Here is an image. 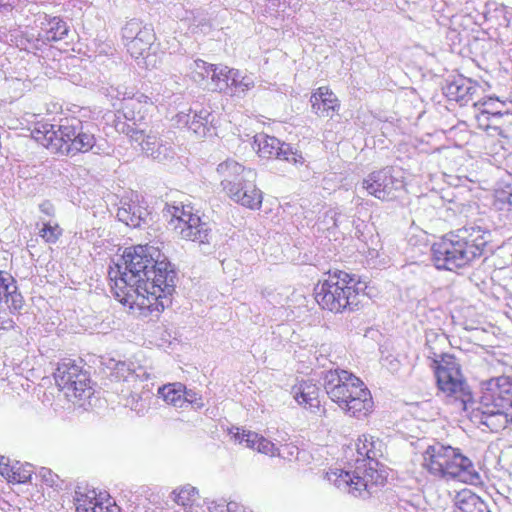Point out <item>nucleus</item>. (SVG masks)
<instances>
[{
    "mask_svg": "<svg viewBox=\"0 0 512 512\" xmlns=\"http://www.w3.org/2000/svg\"><path fill=\"white\" fill-rule=\"evenodd\" d=\"M357 459L347 469H330L326 478L338 489L354 497L366 498L382 485L384 477L378 471L382 443L370 435H362L356 443Z\"/></svg>",
    "mask_w": 512,
    "mask_h": 512,
    "instance_id": "f03ea898",
    "label": "nucleus"
},
{
    "mask_svg": "<svg viewBox=\"0 0 512 512\" xmlns=\"http://www.w3.org/2000/svg\"><path fill=\"white\" fill-rule=\"evenodd\" d=\"M493 206L496 210L512 216V188L510 185L499 186L494 192Z\"/></svg>",
    "mask_w": 512,
    "mask_h": 512,
    "instance_id": "2f4dec72",
    "label": "nucleus"
},
{
    "mask_svg": "<svg viewBox=\"0 0 512 512\" xmlns=\"http://www.w3.org/2000/svg\"><path fill=\"white\" fill-rule=\"evenodd\" d=\"M254 181L255 179L239 181L235 187L226 193L236 203L257 210L261 207L263 196Z\"/></svg>",
    "mask_w": 512,
    "mask_h": 512,
    "instance_id": "4be33fe9",
    "label": "nucleus"
},
{
    "mask_svg": "<svg viewBox=\"0 0 512 512\" xmlns=\"http://www.w3.org/2000/svg\"><path fill=\"white\" fill-rule=\"evenodd\" d=\"M33 138L54 153L66 155L67 142L64 136V120L60 124L38 123L32 131Z\"/></svg>",
    "mask_w": 512,
    "mask_h": 512,
    "instance_id": "f3484780",
    "label": "nucleus"
},
{
    "mask_svg": "<svg viewBox=\"0 0 512 512\" xmlns=\"http://www.w3.org/2000/svg\"><path fill=\"white\" fill-rule=\"evenodd\" d=\"M10 475H11L10 477H12L13 480L18 483H25L31 477L30 471L24 470L23 472H19V471H15L14 468L10 472Z\"/></svg>",
    "mask_w": 512,
    "mask_h": 512,
    "instance_id": "79ce46f5",
    "label": "nucleus"
},
{
    "mask_svg": "<svg viewBox=\"0 0 512 512\" xmlns=\"http://www.w3.org/2000/svg\"><path fill=\"white\" fill-rule=\"evenodd\" d=\"M294 399L305 409L316 412L320 409L319 389L311 381H303L292 389Z\"/></svg>",
    "mask_w": 512,
    "mask_h": 512,
    "instance_id": "bb28decb",
    "label": "nucleus"
},
{
    "mask_svg": "<svg viewBox=\"0 0 512 512\" xmlns=\"http://www.w3.org/2000/svg\"><path fill=\"white\" fill-rule=\"evenodd\" d=\"M151 398L152 395L149 390L142 391L141 393L132 391L126 398L125 406L130 407L138 415H143L149 409Z\"/></svg>",
    "mask_w": 512,
    "mask_h": 512,
    "instance_id": "473e14b6",
    "label": "nucleus"
},
{
    "mask_svg": "<svg viewBox=\"0 0 512 512\" xmlns=\"http://www.w3.org/2000/svg\"><path fill=\"white\" fill-rule=\"evenodd\" d=\"M42 476L49 485L52 486L55 483L54 475L52 474V472L50 470L43 469Z\"/></svg>",
    "mask_w": 512,
    "mask_h": 512,
    "instance_id": "49530a36",
    "label": "nucleus"
},
{
    "mask_svg": "<svg viewBox=\"0 0 512 512\" xmlns=\"http://www.w3.org/2000/svg\"><path fill=\"white\" fill-rule=\"evenodd\" d=\"M422 466L432 476L443 480L475 483L480 479L472 461L459 449L435 443L423 453Z\"/></svg>",
    "mask_w": 512,
    "mask_h": 512,
    "instance_id": "423d86ee",
    "label": "nucleus"
},
{
    "mask_svg": "<svg viewBox=\"0 0 512 512\" xmlns=\"http://www.w3.org/2000/svg\"><path fill=\"white\" fill-rule=\"evenodd\" d=\"M4 301L10 309L19 310L23 297L17 292V285L10 273L0 270V302Z\"/></svg>",
    "mask_w": 512,
    "mask_h": 512,
    "instance_id": "cd10ccee",
    "label": "nucleus"
},
{
    "mask_svg": "<svg viewBox=\"0 0 512 512\" xmlns=\"http://www.w3.org/2000/svg\"><path fill=\"white\" fill-rule=\"evenodd\" d=\"M174 121L180 128H188L198 137H205L210 131V124L212 123L211 112L202 108L199 111L189 109L188 113L179 112Z\"/></svg>",
    "mask_w": 512,
    "mask_h": 512,
    "instance_id": "6ab92c4d",
    "label": "nucleus"
},
{
    "mask_svg": "<svg viewBox=\"0 0 512 512\" xmlns=\"http://www.w3.org/2000/svg\"><path fill=\"white\" fill-rule=\"evenodd\" d=\"M512 376L492 378L483 384L482 394L476 407L469 406L470 420L491 432L507 427L506 410L512 408Z\"/></svg>",
    "mask_w": 512,
    "mask_h": 512,
    "instance_id": "20e7f679",
    "label": "nucleus"
},
{
    "mask_svg": "<svg viewBox=\"0 0 512 512\" xmlns=\"http://www.w3.org/2000/svg\"><path fill=\"white\" fill-rule=\"evenodd\" d=\"M211 512H247L241 508L236 502H229L227 504H215L210 508Z\"/></svg>",
    "mask_w": 512,
    "mask_h": 512,
    "instance_id": "a19ab883",
    "label": "nucleus"
},
{
    "mask_svg": "<svg viewBox=\"0 0 512 512\" xmlns=\"http://www.w3.org/2000/svg\"><path fill=\"white\" fill-rule=\"evenodd\" d=\"M122 38L127 51L132 57L135 59L141 58L146 68L150 65L154 66L151 63V58H154V55L148 53L155 40V33L150 25L132 19L122 28Z\"/></svg>",
    "mask_w": 512,
    "mask_h": 512,
    "instance_id": "9b49d317",
    "label": "nucleus"
},
{
    "mask_svg": "<svg viewBox=\"0 0 512 512\" xmlns=\"http://www.w3.org/2000/svg\"><path fill=\"white\" fill-rule=\"evenodd\" d=\"M254 149L262 158H275L283 160L294 165H302L304 157L291 144L281 142L274 136L266 134H257L254 136Z\"/></svg>",
    "mask_w": 512,
    "mask_h": 512,
    "instance_id": "2eb2a0df",
    "label": "nucleus"
},
{
    "mask_svg": "<svg viewBox=\"0 0 512 512\" xmlns=\"http://www.w3.org/2000/svg\"><path fill=\"white\" fill-rule=\"evenodd\" d=\"M39 210L41 213L48 217H53L55 215V208L53 204L48 200L43 201L41 204H39Z\"/></svg>",
    "mask_w": 512,
    "mask_h": 512,
    "instance_id": "37998d69",
    "label": "nucleus"
},
{
    "mask_svg": "<svg viewBox=\"0 0 512 512\" xmlns=\"http://www.w3.org/2000/svg\"><path fill=\"white\" fill-rule=\"evenodd\" d=\"M43 27L41 32L38 34V41L43 44L59 41L64 39L69 32V27L65 21L59 17H52L47 19L46 23H42Z\"/></svg>",
    "mask_w": 512,
    "mask_h": 512,
    "instance_id": "c85d7f7f",
    "label": "nucleus"
},
{
    "mask_svg": "<svg viewBox=\"0 0 512 512\" xmlns=\"http://www.w3.org/2000/svg\"><path fill=\"white\" fill-rule=\"evenodd\" d=\"M354 276L343 271L330 274L315 288V299L323 308L333 313L355 310L361 302L363 287Z\"/></svg>",
    "mask_w": 512,
    "mask_h": 512,
    "instance_id": "0eeeda50",
    "label": "nucleus"
},
{
    "mask_svg": "<svg viewBox=\"0 0 512 512\" xmlns=\"http://www.w3.org/2000/svg\"><path fill=\"white\" fill-rule=\"evenodd\" d=\"M167 212L172 217L170 225L174 224V229L182 239L197 242L200 245L210 244L213 237L211 225L194 214L191 206H168Z\"/></svg>",
    "mask_w": 512,
    "mask_h": 512,
    "instance_id": "1a4fd4ad",
    "label": "nucleus"
},
{
    "mask_svg": "<svg viewBox=\"0 0 512 512\" xmlns=\"http://www.w3.org/2000/svg\"><path fill=\"white\" fill-rule=\"evenodd\" d=\"M214 66L215 65H213V64H208L207 62L198 59V60L194 61L193 72H194L195 76H198L199 78H201L203 80V79L211 76L212 69Z\"/></svg>",
    "mask_w": 512,
    "mask_h": 512,
    "instance_id": "ea45409f",
    "label": "nucleus"
},
{
    "mask_svg": "<svg viewBox=\"0 0 512 512\" xmlns=\"http://www.w3.org/2000/svg\"><path fill=\"white\" fill-rule=\"evenodd\" d=\"M312 110L319 117L332 118L339 110L336 95L326 86L319 87L310 98Z\"/></svg>",
    "mask_w": 512,
    "mask_h": 512,
    "instance_id": "b1692460",
    "label": "nucleus"
},
{
    "mask_svg": "<svg viewBox=\"0 0 512 512\" xmlns=\"http://www.w3.org/2000/svg\"><path fill=\"white\" fill-rule=\"evenodd\" d=\"M231 72L232 69H229L227 66L220 68L214 66L210 76L213 84L212 89L216 91H223L228 88L230 84Z\"/></svg>",
    "mask_w": 512,
    "mask_h": 512,
    "instance_id": "c9c22d12",
    "label": "nucleus"
},
{
    "mask_svg": "<svg viewBox=\"0 0 512 512\" xmlns=\"http://www.w3.org/2000/svg\"><path fill=\"white\" fill-rule=\"evenodd\" d=\"M116 373L121 375L125 382H136L138 379L148 378L146 370L140 366L135 367L133 363L118 362Z\"/></svg>",
    "mask_w": 512,
    "mask_h": 512,
    "instance_id": "72a5a7b5",
    "label": "nucleus"
},
{
    "mask_svg": "<svg viewBox=\"0 0 512 512\" xmlns=\"http://www.w3.org/2000/svg\"><path fill=\"white\" fill-rule=\"evenodd\" d=\"M138 125L139 123H137V125H134L133 123L128 124L124 122H118L116 124V129L117 131H120L128 135L131 141L136 142L140 145V142L142 141V139H144L146 135L144 134V131L142 129L138 128Z\"/></svg>",
    "mask_w": 512,
    "mask_h": 512,
    "instance_id": "58836bf2",
    "label": "nucleus"
},
{
    "mask_svg": "<svg viewBox=\"0 0 512 512\" xmlns=\"http://www.w3.org/2000/svg\"><path fill=\"white\" fill-rule=\"evenodd\" d=\"M254 86L255 79L252 75H242L240 71L232 69L229 87H233L236 92L244 93Z\"/></svg>",
    "mask_w": 512,
    "mask_h": 512,
    "instance_id": "f704fd0d",
    "label": "nucleus"
},
{
    "mask_svg": "<svg viewBox=\"0 0 512 512\" xmlns=\"http://www.w3.org/2000/svg\"><path fill=\"white\" fill-rule=\"evenodd\" d=\"M117 98L123 101L121 109L124 118L134 125L144 120L145 106L151 104L150 98L143 93L134 92L126 87L117 88Z\"/></svg>",
    "mask_w": 512,
    "mask_h": 512,
    "instance_id": "dca6fc26",
    "label": "nucleus"
},
{
    "mask_svg": "<svg viewBox=\"0 0 512 512\" xmlns=\"http://www.w3.org/2000/svg\"><path fill=\"white\" fill-rule=\"evenodd\" d=\"M158 393L166 403L175 407H182L185 402H191L188 398L189 392L185 391L180 383L164 385L158 389Z\"/></svg>",
    "mask_w": 512,
    "mask_h": 512,
    "instance_id": "c756f323",
    "label": "nucleus"
},
{
    "mask_svg": "<svg viewBox=\"0 0 512 512\" xmlns=\"http://www.w3.org/2000/svg\"><path fill=\"white\" fill-rule=\"evenodd\" d=\"M233 438L239 444H245L246 447L256 450L259 453L291 461L297 458L299 449L293 443H285L277 446L256 432L240 430L236 428Z\"/></svg>",
    "mask_w": 512,
    "mask_h": 512,
    "instance_id": "ddd939ff",
    "label": "nucleus"
},
{
    "mask_svg": "<svg viewBox=\"0 0 512 512\" xmlns=\"http://www.w3.org/2000/svg\"><path fill=\"white\" fill-rule=\"evenodd\" d=\"M341 216V212L337 209H329L325 213V219H329L332 222L333 227H338L339 217Z\"/></svg>",
    "mask_w": 512,
    "mask_h": 512,
    "instance_id": "c03bdc74",
    "label": "nucleus"
},
{
    "mask_svg": "<svg viewBox=\"0 0 512 512\" xmlns=\"http://www.w3.org/2000/svg\"><path fill=\"white\" fill-rule=\"evenodd\" d=\"M158 248L137 245L126 248L120 262L108 272L115 298L143 315L158 316L171 304L177 273L166 259L160 260Z\"/></svg>",
    "mask_w": 512,
    "mask_h": 512,
    "instance_id": "f257e3e1",
    "label": "nucleus"
},
{
    "mask_svg": "<svg viewBox=\"0 0 512 512\" xmlns=\"http://www.w3.org/2000/svg\"><path fill=\"white\" fill-rule=\"evenodd\" d=\"M9 459L4 457V456H1L0 457V473L2 475H6L8 477H10V472L12 471L13 467H10L9 466Z\"/></svg>",
    "mask_w": 512,
    "mask_h": 512,
    "instance_id": "a18cd8bd",
    "label": "nucleus"
},
{
    "mask_svg": "<svg viewBox=\"0 0 512 512\" xmlns=\"http://www.w3.org/2000/svg\"><path fill=\"white\" fill-rule=\"evenodd\" d=\"M472 512H491L488 505L481 500L480 503L477 505V508H475Z\"/></svg>",
    "mask_w": 512,
    "mask_h": 512,
    "instance_id": "de8ad7c7",
    "label": "nucleus"
},
{
    "mask_svg": "<svg viewBox=\"0 0 512 512\" xmlns=\"http://www.w3.org/2000/svg\"><path fill=\"white\" fill-rule=\"evenodd\" d=\"M479 86L471 79L458 76L448 81L443 88L445 95L461 105H466L473 99V95L477 92Z\"/></svg>",
    "mask_w": 512,
    "mask_h": 512,
    "instance_id": "393cba45",
    "label": "nucleus"
},
{
    "mask_svg": "<svg viewBox=\"0 0 512 512\" xmlns=\"http://www.w3.org/2000/svg\"><path fill=\"white\" fill-rule=\"evenodd\" d=\"M482 499L469 489L459 491L454 499V512H472Z\"/></svg>",
    "mask_w": 512,
    "mask_h": 512,
    "instance_id": "7c9ffc66",
    "label": "nucleus"
},
{
    "mask_svg": "<svg viewBox=\"0 0 512 512\" xmlns=\"http://www.w3.org/2000/svg\"><path fill=\"white\" fill-rule=\"evenodd\" d=\"M322 379L328 397L346 414L361 418L372 411L371 393L360 378L335 369L324 372Z\"/></svg>",
    "mask_w": 512,
    "mask_h": 512,
    "instance_id": "39448f33",
    "label": "nucleus"
},
{
    "mask_svg": "<svg viewBox=\"0 0 512 512\" xmlns=\"http://www.w3.org/2000/svg\"><path fill=\"white\" fill-rule=\"evenodd\" d=\"M217 174L221 178L223 190L228 192L235 187L239 181L256 178V172L252 169H245L240 163L233 159H227L217 166Z\"/></svg>",
    "mask_w": 512,
    "mask_h": 512,
    "instance_id": "aec40b11",
    "label": "nucleus"
},
{
    "mask_svg": "<svg viewBox=\"0 0 512 512\" xmlns=\"http://www.w3.org/2000/svg\"><path fill=\"white\" fill-rule=\"evenodd\" d=\"M474 107L479 109V114L476 115L479 127L488 129L490 127V120H496L501 118L503 115L509 113L508 109L505 108V102L495 97L483 98L475 102Z\"/></svg>",
    "mask_w": 512,
    "mask_h": 512,
    "instance_id": "5701e85b",
    "label": "nucleus"
},
{
    "mask_svg": "<svg viewBox=\"0 0 512 512\" xmlns=\"http://www.w3.org/2000/svg\"><path fill=\"white\" fill-rule=\"evenodd\" d=\"M148 215L149 212L138 194L131 193L130 196L121 198L117 211L119 221L127 226L138 228L146 223Z\"/></svg>",
    "mask_w": 512,
    "mask_h": 512,
    "instance_id": "a211bd4d",
    "label": "nucleus"
},
{
    "mask_svg": "<svg viewBox=\"0 0 512 512\" xmlns=\"http://www.w3.org/2000/svg\"><path fill=\"white\" fill-rule=\"evenodd\" d=\"M74 504L77 512H120V508L115 503L109 498L104 502L101 494L98 497L95 490L88 492L76 490Z\"/></svg>",
    "mask_w": 512,
    "mask_h": 512,
    "instance_id": "412c9836",
    "label": "nucleus"
},
{
    "mask_svg": "<svg viewBox=\"0 0 512 512\" xmlns=\"http://www.w3.org/2000/svg\"><path fill=\"white\" fill-rule=\"evenodd\" d=\"M43 227L39 230V236L47 243H56L62 235V229L57 223L52 224L50 221H43Z\"/></svg>",
    "mask_w": 512,
    "mask_h": 512,
    "instance_id": "4c0bfd02",
    "label": "nucleus"
},
{
    "mask_svg": "<svg viewBox=\"0 0 512 512\" xmlns=\"http://www.w3.org/2000/svg\"><path fill=\"white\" fill-rule=\"evenodd\" d=\"M197 490L191 485H185L180 489H176L172 492L173 500L181 506L191 505L196 498Z\"/></svg>",
    "mask_w": 512,
    "mask_h": 512,
    "instance_id": "e433bc0d",
    "label": "nucleus"
},
{
    "mask_svg": "<svg viewBox=\"0 0 512 512\" xmlns=\"http://www.w3.org/2000/svg\"><path fill=\"white\" fill-rule=\"evenodd\" d=\"M54 378L57 386L68 400H81L90 397L92 387L87 374L71 361L58 365Z\"/></svg>",
    "mask_w": 512,
    "mask_h": 512,
    "instance_id": "f8f14e48",
    "label": "nucleus"
},
{
    "mask_svg": "<svg viewBox=\"0 0 512 512\" xmlns=\"http://www.w3.org/2000/svg\"><path fill=\"white\" fill-rule=\"evenodd\" d=\"M64 136L66 137V155L74 156L87 153L96 146L94 127L77 118L64 119Z\"/></svg>",
    "mask_w": 512,
    "mask_h": 512,
    "instance_id": "4468645a",
    "label": "nucleus"
},
{
    "mask_svg": "<svg viewBox=\"0 0 512 512\" xmlns=\"http://www.w3.org/2000/svg\"><path fill=\"white\" fill-rule=\"evenodd\" d=\"M362 187L381 201H392L404 189L403 175L400 169L388 166L370 173L363 180Z\"/></svg>",
    "mask_w": 512,
    "mask_h": 512,
    "instance_id": "9d476101",
    "label": "nucleus"
},
{
    "mask_svg": "<svg viewBox=\"0 0 512 512\" xmlns=\"http://www.w3.org/2000/svg\"><path fill=\"white\" fill-rule=\"evenodd\" d=\"M487 244L479 227L458 229L432 245V260L437 269L456 270L479 257Z\"/></svg>",
    "mask_w": 512,
    "mask_h": 512,
    "instance_id": "7ed1b4c3",
    "label": "nucleus"
},
{
    "mask_svg": "<svg viewBox=\"0 0 512 512\" xmlns=\"http://www.w3.org/2000/svg\"><path fill=\"white\" fill-rule=\"evenodd\" d=\"M142 151L158 162L169 161L175 152L170 143L163 141L154 134H147L140 142Z\"/></svg>",
    "mask_w": 512,
    "mask_h": 512,
    "instance_id": "a878e982",
    "label": "nucleus"
},
{
    "mask_svg": "<svg viewBox=\"0 0 512 512\" xmlns=\"http://www.w3.org/2000/svg\"><path fill=\"white\" fill-rule=\"evenodd\" d=\"M431 367L438 390L445 397L459 402L460 407L468 412L469 406L473 404L472 397L457 359L452 355H441L440 359H433Z\"/></svg>",
    "mask_w": 512,
    "mask_h": 512,
    "instance_id": "6e6552de",
    "label": "nucleus"
}]
</instances>
